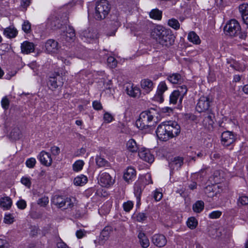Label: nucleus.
<instances>
[{
  "label": "nucleus",
  "instance_id": "1",
  "mask_svg": "<svg viewBox=\"0 0 248 248\" xmlns=\"http://www.w3.org/2000/svg\"><path fill=\"white\" fill-rule=\"evenodd\" d=\"M151 36L158 44L167 47L174 44L175 38L170 30L160 25H156L152 29Z\"/></svg>",
  "mask_w": 248,
  "mask_h": 248
},
{
  "label": "nucleus",
  "instance_id": "2",
  "mask_svg": "<svg viewBox=\"0 0 248 248\" xmlns=\"http://www.w3.org/2000/svg\"><path fill=\"white\" fill-rule=\"evenodd\" d=\"M157 115V111L153 108L142 112L140 115L139 119L136 121V125L141 130L147 129L151 126L153 118Z\"/></svg>",
  "mask_w": 248,
  "mask_h": 248
},
{
  "label": "nucleus",
  "instance_id": "3",
  "mask_svg": "<svg viewBox=\"0 0 248 248\" xmlns=\"http://www.w3.org/2000/svg\"><path fill=\"white\" fill-rule=\"evenodd\" d=\"M110 9V5L107 0H101L96 4L94 17L97 20L104 19Z\"/></svg>",
  "mask_w": 248,
  "mask_h": 248
},
{
  "label": "nucleus",
  "instance_id": "4",
  "mask_svg": "<svg viewBox=\"0 0 248 248\" xmlns=\"http://www.w3.org/2000/svg\"><path fill=\"white\" fill-rule=\"evenodd\" d=\"M66 72H55L49 78L47 85L51 90H55L59 87L62 86L64 81L63 77L66 74Z\"/></svg>",
  "mask_w": 248,
  "mask_h": 248
},
{
  "label": "nucleus",
  "instance_id": "5",
  "mask_svg": "<svg viewBox=\"0 0 248 248\" xmlns=\"http://www.w3.org/2000/svg\"><path fill=\"white\" fill-rule=\"evenodd\" d=\"M240 26L235 19L230 20L224 28L225 33L230 36L237 35L240 33Z\"/></svg>",
  "mask_w": 248,
  "mask_h": 248
},
{
  "label": "nucleus",
  "instance_id": "6",
  "mask_svg": "<svg viewBox=\"0 0 248 248\" xmlns=\"http://www.w3.org/2000/svg\"><path fill=\"white\" fill-rule=\"evenodd\" d=\"M156 133L158 138L162 141H167L171 139L166 122L162 123L157 126Z\"/></svg>",
  "mask_w": 248,
  "mask_h": 248
},
{
  "label": "nucleus",
  "instance_id": "7",
  "mask_svg": "<svg viewBox=\"0 0 248 248\" xmlns=\"http://www.w3.org/2000/svg\"><path fill=\"white\" fill-rule=\"evenodd\" d=\"M211 101L209 97L201 96L197 103L196 109L199 112L209 111V108Z\"/></svg>",
  "mask_w": 248,
  "mask_h": 248
},
{
  "label": "nucleus",
  "instance_id": "8",
  "mask_svg": "<svg viewBox=\"0 0 248 248\" xmlns=\"http://www.w3.org/2000/svg\"><path fill=\"white\" fill-rule=\"evenodd\" d=\"M60 47L58 42L54 39L47 40L45 44V50L49 54L57 53Z\"/></svg>",
  "mask_w": 248,
  "mask_h": 248
},
{
  "label": "nucleus",
  "instance_id": "9",
  "mask_svg": "<svg viewBox=\"0 0 248 248\" xmlns=\"http://www.w3.org/2000/svg\"><path fill=\"white\" fill-rule=\"evenodd\" d=\"M236 140V136L232 132L226 131L222 133L221 142L225 146L232 144Z\"/></svg>",
  "mask_w": 248,
  "mask_h": 248
},
{
  "label": "nucleus",
  "instance_id": "10",
  "mask_svg": "<svg viewBox=\"0 0 248 248\" xmlns=\"http://www.w3.org/2000/svg\"><path fill=\"white\" fill-rule=\"evenodd\" d=\"M167 125L170 138L177 136L180 133V126L176 122H168Z\"/></svg>",
  "mask_w": 248,
  "mask_h": 248
},
{
  "label": "nucleus",
  "instance_id": "11",
  "mask_svg": "<svg viewBox=\"0 0 248 248\" xmlns=\"http://www.w3.org/2000/svg\"><path fill=\"white\" fill-rule=\"evenodd\" d=\"M108 25L110 28L112 30V32L110 34L108 33V35H114L118 28L120 26L119 17L116 14L111 15Z\"/></svg>",
  "mask_w": 248,
  "mask_h": 248
},
{
  "label": "nucleus",
  "instance_id": "12",
  "mask_svg": "<svg viewBox=\"0 0 248 248\" xmlns=\"http://www.w3.org/2000/svg\"><path fill=\"white\" fill-rule=\"evenodd\" d=\"M99 181L102 186L106 187L112 185L114 180L108 173L102 172L99 175Z\"/></svg>",
  "mask_w": 248,
  "mask_h": 248
},
{
  "label": "nucleus",
  "instance_id": "13",
  "mask_svg": "<svg viewBox=\"0 0 248 248\" xmlns=\"http://www.w3.org/2000/svg\"><path fill=\"white\" fill-rule=\"evenodd\" d=\"M139 156L142 160L151 163L154 161V156L150 151L146 148H141L139 151Z\"/></svg>",
  "mask_w": 248,
  "mask_h": 248
},
{
  "label": "nucleus",
  "instance_id": "14",
  "mask_svg": "<svg viewBox=\"0 0 248 248\" xmlns=\"http://www.w3.org/2000/svg\"><path fill=\"white\" fill-rule=\"evenodd\" d=\"M125 91L129 96L132 97H139L140 95V89L131 83L126 85Z\"/></svg>",
  "mask_w": 248,
  "mask_h": 248
},
{
  "label": "nucleus",
  "instance_id": "15",
  "mask_svg": "<svg viewBox=\"0 0 248 248\" xmlns=\"http://www.w3.org/2000/svg\"><path fill=\"white\" fill-rule=\"evenodd\" d=\"M152 241L155 245L160 248L165 246L167 243L166 237L161 234H154L152 237Z\"/></svg>",
  "mask_w": 248,
  "mask_h": 248
},
{
  "label": "nucleus",
  "instance_id": "16",
  "mask_svg": "<svg viewBox=\"0 0 248 248\" xmlns=\"http://www.w3.org/2000/svg\"><path fill=\"white\" fill-rule=\"evenodd\" d=\"M38 158L41 163L46 166H49L52 164V159L50 155L44 151L40 153Z\"/></svg>",
  "mask_w": 248,
  "mask_h": 248
},
{
  "label": "nucleus",
  "instance_id": "17",
  "mask_svg": "<svg viewBox=\"0 0 248 248\" xmlns=\"http://www.w3.org/2000/svg\"><path fill=\"white\" fill-rule=\"evenodd\" d=\"M61 36L66 41H73L76 37L75 30L73 27L69 26L66 28L65 31L61 34Z\"/></svg>",
  "mask_w": 248,
  "mask_h": 248
},
{
  "label": "nucleus",
  "instance_id": "18",
  "mask_svg": "<svg viewBox=\"0 0 248 248\" xmlns=\"http://www.w3.org/2000/svg\"><path fill=\"white\" fill-rule=\"evenodd\" d=\"M47 26L51 29L55 30L59 29L62 26V23L58 17L55 16H51L48 19Z\"/></svg>",
  "mask_w": 248,
  "mask_h": 248
},
{
  "label": "nucleus",
  "instance_id": "19",
  "mask_svg": "<svg viewBox=\"0 0 248 248\" xmlns=\"http://www.w3.org/2000/svg\"><path fill=\"white\" fill-rule=\"evenodd\" d=\"M168 90L167 86L164 81L161 82L157 87L155 97L160 102L164 101L163 93Z\"/></svg>",
  "mask_w": 248,
  "mask_h": 248
},
{
  "label": "nucleus",
  "instance_id": "20",
  "mask_svg": "<svg viewBox=\"0 0 248 248\" xmlns=\"http://www.w3.org/2000/svg\"><path fill=\"white\" fill-rule=\"evenodd\" d=\"M113 229L111 226H106L102 231L99 236V240L102 243H105L109 237L110 234L112 232Z\"/></svg>",
  "mask_w": 248,
  "mask_h": 248
},
{
  "label": "nucleus",
  "instance_id": "21",
  "mask_svg": "<svg viewBox=\"0 0 248 248\" xmlns=\"http://www.w3.org/2000/svg\"><path fill=\"white\" fill-rule=\"evenodd\" d=\"M239 12L241 14L244 22L248 25V4L243 3L239 6Z\"/></svg>",
  "mask_w": 248,
  "mask_h": 248
},
{
  "label": "nucleus",
  "instance_id": "22",
  "mask_svg": "<svg viewBox=\"0 0 248 248\" xmlns=\"http://www.w3.org/2000/svg\"><path fill=\"white\" fill-rule=\"evenodd\" d=\"M21 49L22 53L28 54L34 51V46L33 43L25 41L21 44Z\"/></svg>",
  "mask_w": 248,
  "mask_h": 248
},
{
  "label": "nucleus",
  "instance_id": "23",
  "mask_svg": "<svg viewBox=\"0 0 248 248\" xmlns=\"http://www.w3.org/2000/svg\"><path fill=\"white\" fill-rule=\"evenodd\" d=\"M167 79L170 83L174 84H181L183 81L181 75L178 73H173L168 75Z\"/></svg>",
  "mask_w": 248,
  "mask_h": 248
},
{
  "label": "nucleus",
  "instance_id": "24",
  "mask_svg": "<svg viewBox=\"0 0 248 248\" xmlns=\"http://www.w3.org/2000/svg\"><path fill=\"white\" fill-rule=\"evenodd\" d=\"M81 35L85 38L94 39L97 37L96 31L91 29H88L83 31Z\"/></svg>",
  "mask_w": 248,
  "mask_h": 248
},
{
  "label": "nucleus",
  "instance_id": "25",
  "mask_svg": "<svg viewBox=\"0 0 248 248\" xmlns=\"http://www.w3.org/2000/svg\"><path fill=\"white\" fill-rule=\"evenodd\" d=\"M138 237L140 243L143 248H147L149 246V240L144 233L140 232Z\"/></svg>",
  "mask_w": 248,
  "mask_h": 248
},
{
  "label": "nucleus",
  "instance_id": "26",
  "mask_svg": "<svg viewBox=\"0 0 248 248\" xmlns=\"http://www.w3.org/2000/svg\"><path fill=\"white\" fill-rule=\"evenodd\" d=\"M141 86L146 93H149L153 89V83L149 79H144L141 81Z\"/></svg>",
  "mask_w": 248,
  "mask_h": 248
},
{
  "label": "nucleus",
  "instance_id": "27",
  "mask_svg": "<svg viewBox=\"0 0 248 248\" xmlns=\"http://www.w3.org/2000/svg\"><path fill=\"white\" fill-rule=\"evenodd\" d=\"M126 148L130 152H137L139 149V145L134 139H130L126 142Z\"/></svg>",
  "mask_w": 248,
  "mask_h": 248
},
{
  "label": "nucleus",
  "instance_id": "28",
  "mask_svg": "<svg viewBox=\"0 0 248 248\" xmlns=\"http://www.w3.org/2000/svg\"><path fill=\"white\" fill-rule=\"evenodd\" d=\"M3 33L9 38H15L17 35V31L15 27L10 26L4 29Z\"/></svg>",
  "mask_w": 248,
  "mask_h": 248
},
{
  "label": "nucleus",
  "instance_id": "29",
  "mask_svg": "<svg viewBox=\"0 0 248 248\" xmlns=\"http://www.w3.org/2000/svg\"><path fill=\"white\" fill-rule=\"evenodd\" d=\"M183 164V158L181 157H174L173 159L170 163V166L173 169H179Z\"/></svg>",
  "mask_w": 248,
  "mask_h": 248
},
{
  "label": "nucleus",
  "instance_id": "30",
  "mask_svg": "<svg viewBox=\"0 0 248 248\" xmlns=\"http://www.w3.org/2000/svg\"><path fill=\"white\" fill-rule=\"evenodd\" d=\"M136 176V170L132 167H128L124 174V179L127 182Z\"/></svg>",
  "mask_w": 248,
  "mask_h": 248
},
{
  "label": "nucleus",
  "instance_id": "31",
  "mask_svg": "<svg viewBox=\"0 0 248 248\" xmlns=\"http://www.w3.org/2000/svg\"><path fill=\"white\" fill-rule=\"evenodd\" d=\"M183 97L178 93V92L174 91L170 96V104L175 105L177 103V100L179 99V102H181Z\"/></svg>",
  "mask_w": 248,
  "mask_h": 248
},
{
  "label": "nucleus",
  "instance_id": "32",
  "mask_svg": "<svg viewBox=\"0 0 248 248\" xmlns=\"http://www.w3.org/2000/svg\"><path fill=\"white\" fill-rule=\"evenodd\" d=\"M209 113L205 114L203 119V123L207 126H212L214 123L215 115L211 111Z\"/></svg>",
  "mask_w": 248,
  "mask_h": 248
},
{
  "label": "nucleus",
  "instance_id": "33",
  "mask_svg": "<svg viewBox=\"0 0 248 248\" xmlns=\"http://www.w3.org/2000/svg\"><path fill=\"white\" fill-rule=\"evenodd\" d=\"M188 41L194 44L198 45L201 43V40L199 36L194 32L190 31L187 36Z\"/></svg>",
  "mask_w": 248,
  "mask_h": 248
},
{
  "label": "nucleus",
  "instance_id": "34",
  "mask_svg": "<svg viewBox=\"0 0 248 248\" xmlns=\"http://www.w3.org/2000/svg\"><path fill=\"white\" fill-rule=\"evenodd\" d=\"M65 198L62 196L56 195L52 199V202L59 208L64 206V201Z\"/></svg>",
  "mask_w": 248,
  "mask_h": 248
},
{
  "label": "nucleus",
  "instance_id": "35",
  "mask_svg": "<svg viewBox=\"0 0 248 248\" xmlns=\"http://www.w3.org/2000/svg\"><path fill=\"white\" fill-rule=\"evenodd\" d=\"M12 204V200L8 197L1 198L0 201V206L5 209H8L9 208H10Z\"/></svg>",
  "mask_w": 248,
  "mask_h": 248
},
{
  "label": "nucleus",
  "instance_id": "36",
  "mask_svg": "<svg viewBox=\"0 0 248 248\" xmlns=\"http://www.w3.org/2000/svg\"><path fill=\"white\" fill-rule=\"evenodd\" d=\"M87 178L86 176L81 175L74 179V183L76 186H82L86 184L87 182Z\"/></svg>",
  "mask_w": 248,
  "mask_h": 248
},
{
  "label": "nucleus",
  "instance_id": "37",
  "mask_svg": "<svg viewBox=\"0 0 248 248\" xmlns=\"http://www.w3.org/2000/svg\"><path fill=\"white\" fill-rule=\"evenodd\" d=\"M204 204L202 201H198L193 205V210L195 212L200 213L204 208Z\"/></svg>",
  "mask_w": 248,
  "mask_h": 248
},
{
  "label": "nucleus",
  "instance_id": "38",
  "mask_svg": "<svg viewBox=\"0 0 248 248\" xmlns=\"http://www.w3.org/2000/svg\"><path fill=\"white\" fill-rule=\"evenodd\" d=\"M150 16L154 19L160 20L162 17V12L157 9H153L150 13Z\"/></svg>",
  "mask_w": 248,
  "mask_h": 248
},
{
  "label": "nucleus",
  "instance_id": "39",
  "mask_svg": "<svg viewBox=\"0 0 248 248\" xmlns=\"http://www.w3.org/2000/svg\"><path fill=\"white\" fill-rule=\"evenodd\" d=\"M76 203V199L75 198H66L64 201V208H71Z\"/></svg>",
  "mask_w": 248,
  "mask_h": 248
},
{
  "label": "nucleus",
  "instance_id": "40",
  "mask_svg": "<svg viewBox=\"0 0 248 248\" xmlns=\"http://www.w3.org/2000/svg\"><path fill=\"white\" fill-rule=\"evenodd\" d=\"M168 24L170 27L176 30H177L180 28V23H179V21L175 18L169 19L168 21Z\"/></svg>",
  "mask_w": 248,
  "mask_h": 248
},
{
  "label": "nucleus",
  "instance_id": "41",
  "mask_svg": "<svg viewBox=\"0 0 248 248\" xmlns=\"http://www.w3.org/2000/svg\"><path fill=\"white\" fill-rule=\"evenodd\" d=\"M248 204V197L246 196H242L239 197L237 202V205L240 207Z\"/></svg>",
  "mask_w": 248,
  "mask_h": 248
},
{
  "label": "nucleus",
  "instance_id": "42",
  "mask_svg": "<svg viewBox=\"0 0 248 248\" xmlns=\"http://www.w3.org/2000/svg\"><path fill=\"white\" fill-rule=\"evenodd\" d=\"M198 225V221L194 217H189L187 221V225L190 229H195Z\"/></svg>",
  "mask_w": 248,
  "mask_h": 248
},
{
  "label": "nucleus",
  "instance_id": "43",
  "mask_svg": "<svg viewBox=\"0 0 248 248\" xmlns=\"http://www.w3.org/2000/svg\"><path fill=\"white\" fill-rule=\"evenodd\" d=\"M84 163L81 160L76 161L73 165V170L75 171H78L82 169Z\"/></svg>",
  "mask_w": 248,
  "mask_h": 248
},
{
  "label": "nucleus",
  "instance_id": "44",
  "mask_svg": "<svg viewBox=\"0 0 248 248\" xmlns=\"http://www.w3.org/2000/svg\"><path fill=\"white\" fill-rule=\"evenodd\" d=\"M10 136L15 140L19 139L21 136L20 129L18 128H14L10 133Z\"/></svg>",
  "mask_w": 248,
  "mask_h": 248
},
{
  "label": "nucleus",
  "instance_id": "45",
  "mask_svg": "<svg viewBox=\"0 0 248 248\" xmlns=\"http://www.w3.org/2000/svg\"><path fill=\"white\" fill-rule=\"evenodd\" d=\"M95 160L97 165L99 167L105 166L107 163V161L104 158L100 156H97L96 157Z\"/></svg>",
  "mask_w": 248,
  "mask_h": 248
},
{
  "label": "nucleus",
  "instance_id": "46",
  "mask_svg": "<svg viewBox=\"0 0 248 248\" xmlns=\"http://www.w3.org/2000/svg\"><path fill=\"white\" fill-rule=\"evenodd\" d=\"M22 29L26 33H29L31 30V24L28 21H25L22 24Z\"/></svg>",
  "mask_w": 248,
  "mask_h": 248
},
{
  "label": "nucleus",
  "instance_id": "47",
  "mask_svg": "<svg viewBox=\"0 0 248 248\" xmlns=\"http://www.w3.org/2000/svg\"><path fill=\"white\" fill-rule=\"evenodd\" d=\"M175 91L178 92V93H179L181 96L184 97V95L186 93L187 89L186 85H182L179 87L177 90H175Z\"/></svg>",
  "mask_w": 248,
  "mask_h": 248
},
{
  "label": "nucleus",
  "instance_id": "48",
  "mask_svg": "<svg viewBox=\"0 0 248 248\" xmlns=\"http://www.w3.org/2000/svg\"><path fill=\"white\" fill-rule=\"evenodd\" d=\"M107 62L108 65L111 68H114L117 65V61L113 57H109L107 59Z\"/></svg>",
  "mask_w": 248,
  "mask_h": 248
},
{
  "label": "nucleus",
  "instance_id": "49",
  "mask_svg": "<svg viewBox=\"0 0 248 248\" xmlns=\"http://www.w3.org/2000/svg\"><path fill=\"white\" fill-rule=\"evenodd\" d=\"M48 198L44 196L38 199L37 203L41 206H45L48 203Z\"/></svg>",
  "mask_w": 248,
  "mask_h": 248
},
{
  "label": "nucleus",
  "instance_id": "50",
  "mask_svg": "<svg viewBox=\"0 0 248 248\" xmlns=\"http://www.w3.org/2000/svg\"><path fill=\"white\" fill-rule=\"evenodd\" d=\"M36 160L34 158H30L27 160L26 162V165L27 167L29 168H33L35 164H36Z\"/></svg>",
  "mask_w": 248,
  "mask_h": 248
},
{
  "label": "nucleus",
  "instance_id": "51",
  "mask_svg": "<svg viewBox=\"0 0 248 248\" xmlns=\"http://www.w3.org/2000/svg\"><path fill=\"white\" fill-rule=\"evenodd\" d=\"M133 207V203L131 201H127L123 204L124 209L126 212H129Z\"/></svg>",
  "mask_w": 248,
  "mask_h": 248
},
{
  "label": "nucleus",
  "instance_id": "52",
  "mask_svg": "<svg viewBox=\"0 0 248 248\" xmlns=\"http://www.w3.org/2000/svg\"><path fill=\"white\" fill-rule=\"evenodd\" d=\"M1 104L2 108L4 109H8L9 106V100L7 96H5L2 99Z\"/></svg>",
  "mask_w": 248,
  "mask_h": 248
},
{
  "label": "nucleus",
  "instance_id": "53",
  "mask_svg": "<svg viewBox=\"0 0 248 248\" xmlns=\"http://www.w3.org/2000/svg\"><path fill=\"white\" fill-rule=\"evenodd\" d=\"M21 182L23 185H25L28 188H30L31 186V183L29 178L24 177H22L21 179Z\"/></svg>",
  "mask_w": 248,
  "mask_h": 248
},
{
  "label": "nucleus",
  "instance_id": "54",
  "mask_svg": "<svg viewBox=\"0 0 248 248\" xmlns=\"http://www.w3.org/2000/svg\"><path fill=\"white\" fill-rule=\"evenodd\" d=\"M222 214L221 212L219 211H215L211 213L209 217L210 218L216 219L219 218Z\"/></svg>",
  "mask_w": 248,
  "mask_h": 248
},
{
  "label": "nucleus",
  "instance_id": "55",
  "mask_svg": "<svg viewBox=\"0 0 248 248\" xmlns=\"http://www.w3.org/2000/svg\"><path fill=\"white\" fill-rule=\"evenodd\" d=\"M204 192L208 197L213 196V188L211 186H208L204 188Z\"/></svg>",
  "mask_w": 248,
  "mask_h": 248
},
{
  "label": "nucleus",
  "instance_id": "56",
  "mask_svg": "<svg viewBox=\"0 0 248 248\" xmlns=\"http://www.w3.org/2000/svg\"><path fill=\"white\" fill-rule=\"evenodd\" d=\"M147 217L146 214L144 213H139L136 216V220L139 222L144 221Z\"/></svg>",
  "mask_w": 248,
  "mask_h": 248
},
{
  "label": "nucleus",
  "instance_id": "57",
  "mask_svg": "<svg viewBox=\"0 0 248 248\" xmlns=\"http://www.w3.org/2000/svg\"><path fill=\"white\" fill-rule=\"evenodd\" d=\"M104 121L108 123H110L113 120V117L108 112H106L104 115Z\"/></svg>",
  "mask_w": 248,
  "mask_h": 248
},
{
  "label": "nucleus",
  "instance_id": "58",
  "mask_svg": "<svg viewBox=\"0 0 248 248\" xmlns=\"http://www.w3.org/2000/svg\"><path fill=\"white\" fill-rule=\"evenodd\" d=\"M17 207L21 209H24L26 208L27 204L26 202L23 200H20L16 203Z\"/></svg>",
  "mask_w": 248,
  "mask_h": 248
},
{
  "label": "nucleus",
  "instance_id": "59",
  "mask_svg": "<svg viewBox=\"0 0 248 248\" xmlns=\"http://www.w3.org/2000/svg\"><path fill=\"white\" fill-rule=\"evenodd\" d=\"M162 193L160 192L155 190L154 194V198L156 201H159L162 198Z\"/></svg>",
  "mask_w": 248,
  "mask_h": 248
},
{
  "label": "nucleus",
  "instance_id": "60",
  "mask_svg": "<svg viewBox=\"0 0 248 248\" xmlns=\"http://www.w3.org/2000/svg\"><path fill=\"white\" fill-rule=\"evenodd\" d=\"M51 153L54 155H58L60 153V149L57 146H54L50 149Z\"/></svg>",
  "mask_w": 248,
  "mask_h": 248
},
{
  "label": "nucleus",
  "instance_id": "61",
  "mask_svg": "<svg viewBox=\"0 0 248 248\" xmlns=\"http://www.w3.org/2000/svg\"><path fill=\"white\" fill-rule=\"evenodd\" d=\"M86 234V232L84 230L80 229L76 232V236L78 239H80L84 236Z\"/></svg>",
  "mask_w": 248,
  "mask_h": 248
},
{
  "label": "nucleus",
  "instance_id": "62",
  "mask_svg": "<svg viewBox=\"0 0 248 248\" xmlns=\"http://www.w3.org/2000/svg\"><path fill=\"white\" fill-rule=\"evenodd\" d=\"M93 108L96 110H100L102 108V106L101 103L97 101L93 102Z\"/></svg>",
  "mask_w": 248,
  "mask_h": 248
},
{
  "label": "nucleus",
  "instance_id": "63",
  "mask_svg": "<svg viewBox=\"0 0 248 248\" xmlns=\"http://www.w3.org/2000/svg\"><path fill=\"white\" fill-rule=\"evenodd\" d=\"M31 0H21V6L26 9L30 5Z\"/></svg>",
  "mask_w": 248,
  "mask_h": 248
},
{
  "label": "nucleus",
  "instance_id": "64",
  "mask_svg": "<svg viewBox=\"0 0 248 248\" xmlns=\"http://www.w3.org/2000/svg\"><path fill=\"white\" fill-rule=\"evenodd\" d=\"M8 246L6 240L0 239V248H8Z\"/></svg>",
  "mask_w": 248,
  "mask_h": 248
}]
</instances>
